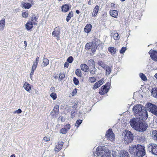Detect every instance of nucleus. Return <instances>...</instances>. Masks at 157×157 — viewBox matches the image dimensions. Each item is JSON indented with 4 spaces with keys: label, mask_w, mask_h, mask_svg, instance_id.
<instances>
[{
    "label": "nucleus",
    "mask_w": 157,
    "mask_h": 157,
    "mask_svg": "<svg viewBox=\"0 0 157 157\" xmlns=\"http://www.w3.org/2000/svg\"><path fill=\"white\" fill-rule=\"evenodd\" d=\"M132 111L134 115L141 120H145L148 117L147 112L144 106L141 104H137L134 106Z\"/></svg>",
    "instance_id": "obj_1"
},
{
    "label": "nucleus",
    "mask_w": 157,
    "mask_h": 157,
    "mask_svg": "<svg viewBox=\"0 0 157 157\" xmlns=\"http://www.w3.org/2000/svg\"><path fill=\"white\" fill-rule=\"evenodd\" d=\"M95 152L98 156L101 155V157H111L110 151L104 146L98 147Z\"/></svg>",
    "instance_id": "obj_2"
},
{
    "label": "nucleus",
    "mask_w": 157,
    "mask_h": 157,
    "mask_svg": "<svg viewBox=\"0 0 157 157\" xmlns=\"http://www.w3.org/2000/svg\"><path fill=\"white\" fill-rule=\"evenodd\" d=\"M124 136L123 138L124 143L128 144L131 142L133 139L132 134L129 131H127L124 133Z\"/></svg>",
    "instance_id": "obj_3"
},
{
    "label": "nucleus",
    "mask_w": 157,
    "mask_h": 157,
    "mask_svg": "<svg viewBox=\"0 0 157 157\" xmlns=\"http://www.w3.org/2000/svg\"><path fill=\"white\" fill-rule=\"evenodd\" d=\"M141 120H142L138 117L133 118L130 120L129 123L132 128L136 130Z\"/></svg>",
    "instance_id": "obj_4"
},
{
    "label": "nucleus",
    "mask_w": 157,
    "mask_h": 157,
    "mask_svg": "<svg viewBox=\"0 0 157 157\" xmlns=\"http://www.w3.org/2000/svg\"><path fill=\"white\" fill-rule=\"evenodd\" d=\"M145 154V147L139 144L135 156L137 157H143Z\"/></svg>",
    "instance_id": "obj_5"
},
{
    "label": "nucleus",
    "mask_w": 157,
    "mask_h": 157,
    "mask_svg": "<svg viewBox=\"0 0 157 157\" xmlns=\"http://www.w3.org/2000/svg\"><path fill=\"white\" fill-rule=\"evenodd\" d=\"M148 127L147 123L142 122L141 121L136 130L139 132H143L146 130Z\"/></svg>",
    "instance_id": "obj_6"
},
{
    "label": "nucleus",
    "mask_w": 157,
    "mask_h": 157,
    "mask_svg": "<svg viewBox=\"0 0 157 157\" xmlns=\"http://www.w3.org/2000/svg\"><path fill=\"white\" fill-rule=\"evenodd\" d=\"M148 110L153 114L157 116V106L151 103L148 104Z\"/></svg>",
    "instance_id": "obj_7"
},
{
    "label": "nucleus",
    "mask_w": 157,
    "mask_h": 157,
    "mask_svg": "<svg viewBox=\"0 0 157 157\" xmlns=\"http://www.w3.org/2000/svg\"><path fill=\"white\" fill-rule=\"evenodd\" d=\"M61 28L59 26L55 28L54 30L52 33V36L56 37L57 40H59L60 39V33Z\"/></svg>",
    "instance_id": "obj_8"
},
{
    "label": "nucleus",
    "mask_w": 157,
    "mask_h": 157,
    "mask_svg": "<svg viewBox=\"0 0 157 157\" xmlns=\"http://www.w3.org/2000/svg\"><path fill=\"white\" fill-rule=\"evenodd\" d=\"M148 147V149L150 152L153 154L157 155V145L156 144L151 143Z\"/></svg>",
    "instance_id": "obj_9"
},
{
    "label": "nucleus",
    "mask_w": 157,
    "mask_h": 157,
    "mask_svg": "<svg viewBox=\"0 0 157 157\" xmlns=\"http://www.w3.org/2000/svg\"><path fill=\"white\" fill-rule=\"evenodd\" d=\"M33 4V0H25L24 2H22V7L25 9L30 8Z\"/></svg>",
    "instance_id": "obj_10"
},
{
    "label": "nucleus",
    "mask_w": 157,
    "mask_h": 157,
    "mask_svg": "<svg viewBox=\"0 0 157 157\" xmlns=\"http://www.w3.org/2000/svg\"><path fill=\"white\" fill-rule=\"evenodd\" d=\"M106 136L107 138L108 139L111 141H113L115 140L114 134L111 129H109L106 132Z\"/></svg>",
    "instance_id": "obj_11"
},
{
    "label": "nucleus",
    "mask_w": 157,
    "mask_h": 157,
    "mask_svg": "<svg viewBox=\"0 0 157 157\" xmlns=\"http://www.w3.org/2000/svg\"><path fill=\"white\" fill-rule=\"evenodd\" d=\"M85 47L86 50H90L93 53L95 52L96 50V46H94L92 42L87 43Z\"/></svg>",
    "instance_id": "obj_12"
},
{
    "label": "nucleus",
    "mask_w": 157,
    "mask_h": 157,
    "mask_svg": "<svg viewBox=\"0 0 157 157\" xmlns=\"http://www.w3.org/2000/svg\"><path fill=\"white\" fill-rule=\"evenodd\" d=\"M139 144L131 145L129 146V151L130 154L135 156Z\"/></svg>",
    "instance_id": "obj_13"
},
{
    "label": "nucleus",
    "mask_w": 157,
    "mask_h": 157,
    "mask_svg": "<svg viewBox=\"0 0 157 157\" xmlns=\"http://www.w3.org/2000/svg\"><path fill=\"white\" fill-rule=\"evenodd\" d=\"M59 107L58 105H56L54 106L53 111L51 113V116L54 118L56 117L59 114Z\"/></svg>",
    "instance_id": "obj_14"
},
{
    "label": "nucleus",
    "mask_w": 157,
    "mask_h": 157,
    "mask_svg": "<svg viewBox=\"0 0 157 157\" xmlns=\"http://www.w3.org/2000/svg\"><path fill=\"white\" fill-rule=\"evenodd\" d=\"M149 53L151 59L153 60L157 61V51L151 50Z\"/></svg>",
    "instance_id": "obj_15"
},
{
    "label": "nucleus",
    "mask_w": 157,
    "mask_h": 157,
    "mask_svg": "<svg viewBox=\"0 0 157 157\" xmlns=\"http://www.w3.org/2000/svg\"><path fill=\"white\" fill-rule=\"evenodd\" d=\"M63 144V143L62 141L59 142L58 143L57 145L55 146L54 150L56 152H58L60 150Z\"/></svg>",
    "instance_id": "obj_16"
},
{
    "label": "nucleus",
    "mask_w": 157,
    "mask_h": 157,
    "mask_svg": "<svg viewBox=\"0 0 157 157\" xmlns=\"http://www.w3.org/2000/svg\"><path fill=\"white\" fill-rule=\"evenodd\" d=\"M119 155L120 157H130L128 153L124 150L120 151Z\"/></svg>",
    "instance_id": "obj_17"
},
{
    "label": "nucleus",
    "mask_w": 157,
    "mask_h": 157,
    "mask_svg": "<svg viewBox=\"0 0 157 157\" xmlns=\"http://www.w3.org/2000/svg\"><path fill=\"white\" fill-rule=\"evenodd\" d=\"M108 88L105 87L104 86H102L99 90V93L102 95L106 94L108 91Z\"/></svg>",
    "instance_id": "obj_18"
},
{
    "label": "nucleus",
    "mask_w": 157,
    "mask_h": 157,
    "mask_svg": "<svg viewBox=\"0 0 157 157\" xmlns=\"http://www.w3.org/2000/svg\"><path fill=\"white\" fill-rule=\"evenodd\" d=\"M26 29L29 30L33 27V23L31 21H28L25 24Z\"/></svg>",
    "instance_id": "obj_19"
},
{
    "label": "nucleus",
    "mask_w": 157,
    "mask_h": 157,
    "mask_svg": "<svg viewBox=\"0 0 157 157\" xmlns=\"http://www.w3.org/2000/svg\"><path fill=\"white\" fill-rule=\"evenodd\" d=\"M99 10V6L98 5L96 6L93 9V12L92 13V16L93 17H95L98 14Z\"/></svg>",
    "instance_id": "obj_20"
},
{
    "label": "nucleus",
    "mask_w": 157,
    "mask_h": 157,
    "mask_svg": "<svg viewBox=\"0 0 157 157\" xmlns=\"http://www.w3.org/2000/svg\"><path fill=\"white\" fill-rule=\"evenodd\" d=\"M109 13L110 15L115 18H117L118 16V13L116 10H110L109 12Z\"/></svg>",
    "instance_id": "obj_21"
},
{
    "label": "nucleus",
    "mask_w": 157,
    "mask_h": 157,
    "mask_svg": "<svg viewBox=\"0 0 157 157\" xmlns=\"http://www.w3.org/2000/svg\"><path fill=\"white\" fill-rule=\"evenodd\" d=\"M92 28V25L90 24H87L84 29V31L86 33L90 32Z\"/></svg>",
    "instance_id": "obj_22"
},
{
    "label": "nucleus",
    "mask_w": 157,
    "mask_h": 157,
    "mask_svg": "<svg viewBox=\"0 0 157 157\" xmlns=\"http://www.w3.org/2000/svg\"><path fill=\"white\" fill-rule=\"evenodd\" d=\"M92 43L94 46H96V49H97V47L100 44V41L98 39H95L93 40Z\"/></svg>",
    "instance_id": "obj_23"
},
{
    "label": "nucleus",
    "mask_w": 157,
    "mask_h": 157,
    "mask_svg": "<svg viewBox=\"0 0 157 157\" xmlns=\"http://www.w3.org/2000/svg\"><path fill=\"white\" fill-rule=\"evenodd\" d=\"M49 63V61L48 59L44 58L43 59V63L42 64V67H45L47 66Z\"/></svg>",
    "instance_id": "obj_24"
},
{
    "label": "nucleus",
    "mask_w": 157,
    "mask_h": 157,
    "mask_svg": "<svg viewBox=\"0 0 157 157\" xmlns=\"http://www.w3.org/2000/svg\"><path fill=\"white\" fill-rule=\"evenodd\" d=\"M151 136L155 140L157 141V130H154L152 132Z\"/></svg>",
    "instance_id": "obj_25"
},
{
    "label": "nucleus",
    "mask_w": 157,
    "mask_h": 157,
    "mask_svg": "<svg viewBox=\"0 0 157 157\" xmlns=\"http://www.w3.org/2000/svg\"><path fill=\"white\" fill-rule=\"evenodd\" d=\"M80 67L82 71L85 72H86L89 68L88 66L85 64H81Z\"/></svg>",
    "instance_id": "obj_26"
},
{
    "label": "nucleus",
    "mask_w": 157,
    "mask_h": 157,
    "mask_svg": "<svg viewBox=\"0 0 157 157\" xmlns=\"http://www.w3.org/2000/svg\"><path fill=\"white\" fill-rule=\"evenodd\" d=\"M70 7L67 4H65L62 7V11L64 12L67 11L70 9Z\"/></svg>",
    "instance_id": "obj_27"
},
{
    "label": "nucleus",
    "mask_w": 157,
    "mask_h": 157,
    "mask_svg": "<svg viewBox=\"0 0 157 157\" xmlns=\"http://www.w3.org/2000/svg\"><path fill=\"white\" fill-rule=\"evenodd\" d=\"M104 69L106 70V75H109L111 71V69L109 66L107 65L104 67Z\"/></svg>",
    "instance_id": "obj_28"
},
{
    "label": "nucleus",
    "mask_w": 157,
    "mask_h": 157,
    "mask_svg": "<svg viewBox=\"0 0 157 157\" xmlns=\"http://www.w3.org/2000/svg\"><path fill=\"white\" fill-rule=\"evenodd\" d=\"M108 50L112 55L115 54L116 52V48L113 47H110L108 48Z\"/></svg>",
    "instance_id": "obj_29"
},
{
    "label": "nucleus",
    "mask_w": 157,
    "mask_h": 157,
    "mask_svg": "<svg viewBox=\"0 0 157 157\" xmlns=\"http://www.w3.org/2000/svg\"><path fill=\"white\" fill-rule=\"evenodd\" d=\"M151 93L153 97L156 98H157V87L152 89Z\"/></svg>",
    "instance_id": "obj_30"
},
{
    "label": "nucleus",
    "mask_w": 157,
    "mask_h": 157,
    "mask_svg": "<svg viewBox=\"0 0 157 157\" xmlns=\"http://www.w3.org/2000/svg\"><path fill=\"white\" fill-rule=\"evenodd\" d=\"M24 89L27 91H29L31 89L30 85L27 83H25L24 85Z\"/></svg>",
    "instance_id": "obj_31"
},
{
    "label": "nucleus",
    "mask_w": 157,
    "mask_h": 157,
    "mask_svg": "<svg viewBox=\"0 0 157 157\" xmlns=\"http://www.w3.org/2000/svg\"><path fill=\"white\" fill-rule=\"evenodd\" d=\"M137 140L141 142H144L146 140L145 137L144 136H138Z\"/></svg>",
    "instance_id": "obj_32"
},
{
    "label": "nucleus",
    "mask_w": 157,
    "mask_h": 157,
    "mask_svg": "<svg viewBox=\"0 0 157 157\" xmlns=\"http://www.w3.org/2000/svg\"><path fill=\"white\" fill-rule=\"evenodd\" d=\"M112 36L113 37L114 39L115 40H118L120 39V36L117 33H116L113 34L112 33Z\"/></svg>",
    "instance_id": "obj_33"
},
{
    "label": "nucleus",
    "mask_w": 157,
    "mask_h": 157,
    "mask_svg": "<svg viewBox=\"0 0 157 157\" xmlns=\"http://www.w3.org/2000/svg\"><path fill=\"white\" fill-rule=\"evenodd\" d=\"M5 22L4 20H1L0 21V30H3L5 27Z\"/></svg>",
    "instance_id": "obj_34"
},
{
    "label": "nucleus",
    "mask_w": 157,
    "mask_h": 157,
    "mask_svg": "<svg viewBox=\"0 0 157 157\" xmlns=\"http://www.w3.org/2000/svg\"><path fill=\"white\" fill-rule=\"evenodd\" d=\"M75 74L78 76L81 77L82 74L81 70L79 69H77L75 71Z\"/></svg>",
    "instance_id": "obj_35"
},
{
    "label": "nucleus",
    "mask_w": 157,
    "mask_h": 157,
    "mask_svg": "<svg viewBox=\"0 0 157 157\" xmlns=\"http://www.w3.org/2000/svg\"><path fill=\"white\" fill-rule=\"evenodd\" d=\"M73 13L71 12L69 13L66 18V21L67 22H68L69 20L70 19L71 17L73 16Z\"/></svg>",
    "instance_id": "obj_36"
},
{
    "label": "nucleus",
    "mask_w": 157,
    "mask_h": 157,
    "mask_svg": "<svg viewBox=\"0 0 157 157\" xmlns=\"http://www.w3.org/2000/svg\"><path fill=\"white\" fill-rule=\"evenodd\" d=\"M141 78L144 81L147 80V77L143 73H141L139 74Z\"/></svg>",
    "instance_id": "obj_37"
},
{
    "label": "nucleus",
    "mask_w": 157,
    "mask_h": 157,
    "mask_svg": "<svg viewBox=\"0 0 157 157\" xmlns=\"http://www.w3.org/2000/svg\"><path fill=\"white\" fill-rule=\"evenodd\" d=\"M50 96L52 98L53 100H56L57 97L56 94L54 92L52 93V94H51L50 95Z\"/></svg>",
    "instance_id": "obj_38"
},
{
    "label": "nucleus",
    "mask_w": 157,
    "mask_h": 157,
    "mask_svg": "<svg viewBox=\"0 0 157 157\" xmlns=\"http://www.w3.org/2000/svg\"><path fill=\"white\" fill-rule=\"evenodd\" d=\"M101 85L98 83L97 82H96L94 86H93V89L94 90H95L96 89L98 88Z\"/></svg>",
    "instance_id": "obj_39"
},
{
    "label": "nucleus",
    "mask_w": 157,
    "mask_h": 157,
    "mask_svg": "<svg viewBox=\"0 0 157 157\" xmlns=\"http://www.w3.org/2000/svg\"><path fill=\"white\" fill-rule=\"evenodd\" d=\"M77 112V110L76 109H75L74 110L72 111L71 112V118H73L75 116L76 113Z\"/></svg>",
    "instance_id": "obj_40"
},
{
    "label": "nucleus",
    "mask_w": 157,
    "mask_h": 157,
    "mask_svg": "<svg viewBox=\"0 0 157 157\" xmlns=\"http://www.w3.org/2000/svg\"><path fill=\"white\" fill-rule=\"evenodd\" d=\"M67 132V130L64 128H62L60 130V132L63 134H66Z\"/></svg>",
    "instance_id": "obj_41"
},
{
    "label": "nucleus",
    "mask_w": 157,
    "mask_h": 157,
    "mask_svg": "<svg viewBox=\"0 0 157 157\" xmlns=\"http://www.w3.org/2000/svg\"><path fill=\"white\" fill-rule=\"evenodd\" d=\"M98 64L100 65V66H101V67H103V68H104V67H105V66H106L107 65H105V64L104 63H103V62H102V61H98Z\"/></svg>",
    "instance_id": "obj_42"
},
{
    "label": "nucleus",
    "mask_w": 157,
    "mask_h": 157,
    "mask_svg": "<svg viewBox=\"0 0 157 157\" xmlns=\"http://www.w3.org/2000/svg\"><path fill=\"white\" fill-rule=\"evenodd\" d=\"M82 122V121L81 120H78L75 124V126H77V127H79V125Z\"/></svg>",
    "instance_id": "obj_43"
},
{
    "label": "nucleus",
    "mask_w": 157,
    "mask_h": 157,
    "mask_svg": "<svg viewBox=\"0 0 157 157\" xmlns=\"http://www.w3.org/2000/svg\"><path fill=\"white\" fill-rule=\"evenodd\" d=\"M64 128L68 131L71 128V125L69 124H67L64 125Z\"/></svg>",
    "instance_id": "obj_44"
},
{
    "label": "nucleus",
    "mask_w": 157,
    "mask_h": 157,
    "mask_svg": "<svg viewBox=\"0 0 157 157\" xmlns=\"http://www.w3.org/2000/svg\"><path fill=\"white\" fill-rule=\"evenodd\" d=\"M89 81L91 82H94L96 81V79L94 77H92L89 78Z\"/></svg>",
    "instance_id": "obj_45"
},
{
    "label": "nucleus",
    "mask_w": 157,
    "mask_h": 157,
    "mask_svg": "<svg viewBox=\"0 0 157 157\" xmlns=\"http://www.w3.org/2000/svg\"><path fill=\"white\" fill-rule=\"evenodd\" d=\"M38 65V62H34L33 65L32 69L35 70Z\"/></svg>",
    "instance_id": "obj_46"
},
{
    "label": "nucleus",
    "mask_w": 157,
    "mask_h": 157,
    "mask_svg": "<svg viewBox=\"0 0 157 157\" xmlns=\"http://www.w3.org/2000/svg\"><path fill=\"white\" fill-rule=\"evenodd\" d=\"M67 61L69 63H71L73 61V58L72 56H70L67 58Z\"/></svg>",
    "instance_id": "obj_47"
},
{
    "label": "nucleus",
    "mask_w": 157,
    "mask_h": 157,
    "mask_svg": "<svg viewBox=\"0 0 157 157\" xmlns=\"http://www.w3.org/2000/svg\"><path fill=\"white\" fill-rule=\"evenodd\" d=\"M73 82L74 84L76 85H78L79 83L78 80L75 77L74 78Z\"/></svg>",
    "instance_id": "obj_48"
},
{
    "label": "nucleus",
    "mask_w": 157,
    "mask_h": 157,
    "mask_svg": "<svg viewBox=\"0 0 157 157\" xmlns=\"http://www.w3.org/2000/svg\"><path fill=\"white\" fill-rule=\"evenodd\" d=\"M65 76V75L63 73L61 72L60 73L59 77L60 79H62L64 78Z\"/></svg>",
    "instance_id": "obj_49"
},
{
    "label": "nucleus",
    "mask_w": 157,
    "mask_h": 157,
    "mask_svg": "<svg viewBox=\"0 0 157 157\" xmlns=\"http://www.w3.org/2000/svg\"><path fill=\"white\" fill-rule=\"evenodd\" d=\"M104 80H105L104 78H102L99 81H98V82L101 86L104 82Z\"/></svg>",
    "instance_id": "obj_50"
},
{
    "label": "nucleus",
    "mask_w": 157,
    "mask_h": 157,
    "mask_svg": "<svg viewBox=\"0 0 157 157\" xmlns=\"http://www.w3.org/2000/svg\"><path fill=\"white\" fill-rule=\"evenodd\" d=\"M110 83L109 82H107V83L105 85H104V86L105 87H106L107 88H108V90H109V89L110 88Z\"/></svg>",
    "instance_id": "obj_51"
},
{
    "label": "nucleus",
    "mask_w": 157,
    "mask_h": 157,
    "mask_svg": "<svg viewBox=\"0 0 157 157\" xmlns=\"http://www.w3.org/2000/svg\"><path fill=\"white\" fill-rule=\"evenodd\" d=\"M31 17V20L32 21H36L37 19L36 17V16L34 15H32Z\"/></svg>",
    "instance_id": "obj_52"
},
{
    "label": "nucleus",
    "mask_w": 157,
    "mask_h": 157,
    "mask_svg": "<svg viewBox=\"0 0 157 157\" xmlns=\"http://www.w3.org/2000/svg\"><path fill=\"white\" fill-rule=\"evenodd\" d=\"M126 50V48L123 47L120 50V52L121 53H124Z\"/></svg>",
    "instance_id": "obj_53"
},
{
    "label": "nucleus",
    "mask_w": 157,
    "mask_h": 157,
    "mask_svg": "<svg viewBox=\"0 0 157 157\" xmlns=\"http://www.w3.org/2000/svg\"><path fill=\"white\" fill-rule=\"evenodd\" d=\"M22 16L23 17H26L28 16V13L27 12H25L22 13Z\"/></svg>",
    "instance_id": "obj_54"
},
{
    "label": "nucleus",
    "mask_w": 157,
    "mask_h": 157,
    "mask_svg": "<svg viewBox=\"0 0 157 157\" xmlns=\"http://www.w3.org/2000/svg\"><path fill=\"white\" fill-rule=\"evenodd\" d=\"M22 112V111L20 109H19L17 110L14 111L13 112L14 113H21Z\"/></svg>",
    "instance_id": "obj_55"
},
{
    "label": "nucleus",
    "mask_w": 157,
    "mask_h": 157,
    "mask_svg": "<svg viewBox=\"0 0 157 157\" xmlns=\"http://www.w3.org/2000/svg\"><path fill=\"white\" fill-rule=\"evenodd\" d=\"M44 140L46 141H48L50 140V138L49 136H45L44 138Z\"/></svg>",
    "instance_id": "obj_56"
},
{
    "label": "nucleus",
    "mask_w": 157,
    "mask_h": 157,
    "mask_svg": "<svg viewBox=\"0 0 157 157\" xmlns=\"http://www.w3.org/2000/svg\"><path fill=\"white\" fill-rule=\"evenodd\" d=\"M69 65V63L68 62H66L64 64V67H68Z\"/></svg>",
    "instance_id": "obj_57"
},
{
    "label": "nucleus",
    "mask_w": 157,
    "mask_h": 157,
    "mask_svg": "<svg viewBox=\"0 0 157 157\" xmlns=\"http://www.w3.org/2000/svg\"><path fill=\"white\" fill-rule=\"evenodd\" d=\"M87 6L85 4H83V6H82V8L84 9L87 8Z\"/></svg>",
    "instance_id": "obj_58"
},
{
    "label": "nucleus",
    "mask_w": 157,
    "mask_h": 157,
    "mask_svg": "<svg viewBox=\"0 0 157 157\" xmlns=\"http://www.w3.org/2000/svg\"><path fill=\"white\" fill-rule=\"evenodd\" d=\"M34 71H35V70L32 69L31 71V72L30 73V74L31 75H33Z\"/></svg>",
    "instance_id": "obj_59"
},
{
    "label": "nucleus",
    "mask_w": 157,
    "mask_h": 157,
    "mask_svg": "<svg viewBox=\"0 0 157 157\" xmlns=\"http://www.w3.org/2000/svg\"><path fill=\"white\" fill-rule=\"evenodd\" d=\"M90 72L92 74H94L95 73V71H94V70L91 71Z\"/></svg>",
    "instance_id": "obj_60"
},
{
    "label": "nucleus",
    "mask_w": 157,
    "mask_h": 157,
    "mask_svg": "<svg viewBox=\"0 0 157 157\" xmlns=\"http://www.w3.org/2000/svg\"><path fill=\"white\" fill-rule=\"evenodd\" d=\"M36 61H35V62H38V61H39V57L38 56H37L36 58Z\"/></svg>",
    "instance_id": "obj_61"
},
{
    "label": "nucleus",
    "mask_w": 157,
    "mask_h": 157,
    "mask_svg": "<svg viewBox=\"0 0 157 157\" xmlns=\"http://www.w3.org/2000/svg\"><path fill=\"white\" fill-rule=\"evenodd\" d=\"M24 43L25 44V47H27V44L26 41H24Z\"/></svg>",
    "instance_id": "obj_62"
},
{
    "label": "nucleus",
    "mask_w": 157,
    "mask_h": 157,
    "mask_svg": "<svg viewBox=\"0 0 157 157\" xmlns=\"http://www.w3.org/2000/svg\"><path fill=\"white\" fill-rule=\"evenodd\" d=\"M63 118V117L62 116H60L58 119V120L59 121L60 120H61V119H62Z\"/></svg>",
    "instance_id": "obj_63"
},
{
    "label": "nucleus",
    "mask_w": 157,
    "mask_h": 157,
    "mask_svg": "<svg viewBox=\"0 0 157 157\" xmlns=\"http://www.w3.org/2000/svg\"><path fill=\"white\" fill-rule=\"evenodd\" d=\"M88 4L89 5H90L91 4V1L90 0H89L88 2Z\"/></svg>",
    "instance_id": "obj_64"
}]
</instances>
